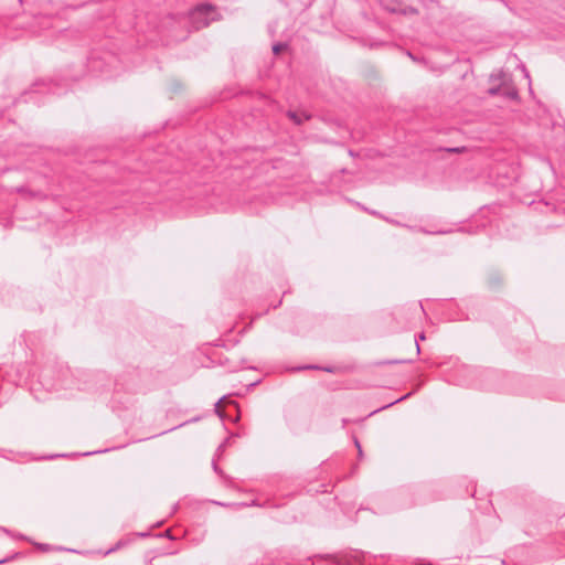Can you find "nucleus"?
Returning <instances> with one entry per match:
<instances>
[{"mask_svg":"<svg viewBox=\"0 0 565 565\" xmlns=\"http://www.w3.org/2000/svg\"><path fill=\"white\" fill-rule=\"evenodd\" d=\"M217 13L216 9L210 4H200L195 7L189 14V20L195 30L207 26L212 21H215Z\"/></svg>","mask_w":565,"mask_h":565,"instance_id":"f257e3e1","label":"nucleus"},{"mask_svg":"<svg viewBox=\"0 0 565 565\" xmlns=\"http://www.w3.org/2000/svg\"><path fill=\"white\" fill-rule=\"evenodd\" d=\"M131 541H132V540H131L130 537L119 540V541L115 544V546H113L111 548H109V550L105 553V555H109V554H111V553H114V552L118 551L119 548H121V547H124V546L128 545Z\"/></svg>","mask_w":565,"mask_h":565,"instance_id":"f03ea898","label":"nucleus"},{"mask_svg":"<svg viewBox=\"0 0 565 565\" xmlns=\"http://www.w3.org/2000/svg\"><path fill=\"white\" fill-rule=\"evenodd\" d=\"M288 116L290 119H292L297 125H300L303 120L309 119V116L305 113L298 114L296 111H289Z\"/></svg>","mask_w":565,"mask_h":565,"instance_id":"7ed1b4c3","label":"nucleus"},{"mask_svg":"<svg viewBox=\"0 0 565 565\" xmlns=\"http://www.w3.org/2000/svg\"><path fill=\"white\" fill-rule=\"evenodd\" d=\"M295 370L296 371H301V370H323V371L329 372V373H333L334 372L333 367H329V366L320 367L318 365H303V366L296 367Z\"/></svg>","mask_w":565,"mask_h":565,"instance_id":"20e7f679","label":"nucleus"},{"mask_svg":"<svg viewBox=\"0 0 565 565\" xmlns=\"http://www.w3.org/2000/svg\"><path fill=\"white\" fill-rule=\"evenodd\" d=\"M286 46H287V45H286V44H284V43H276V44H274V45H273V52H274L275 54H278V53H279V52H281L282 50H285V49H286Z\"/></svg>","mask_w":565,"mask_h":565,"instance_id":"39448f33","label":"nucleus"},{"mask_svg":"<svg viewBox=\"0 0 565 565\" xmlns=\"http://www.w3.org/2000/svg\"><path fill=\"white\" fill-rule=\"evenodd\" d=\"M225 399V397H222L220 398L216 403H215V413L220 416V417H223V413L222 411L220 409V406H221V403Z\"/></svg>","mask_w":565,"mask_h":565,"instance_id":"423d86ee","label":"nucleus"},{"mask_svg":"<svg viewBox=\"0 0 565 565\" xmlns=\"http://www.w3.org/2000/svg\"><path fill=\"white\" fill-rule=\"evenodd\" d=\"M403 13L404 14H415V13H417V10L413 7H407L403 10Z\"/></svg>","mask_w":565,"mask_h":565,"instance_id":"0eeeda50","label":"nucleus"},{"mask_svg":"<svg viewBox=\"0 0 565 565\" xmlns=\"http://www.w3.org/2000/svg\"><path fill=\"white\" fill-rule=\"evenodd\" d=\"M507 96L514 99L518 97V92L515 89L508 90Z\"/></svg>","mask_w":565,"mask_h":565,"instance_id":"6e6552de","label":"nucleus"},{"mask_svg":"<svg viewBox=\"0 0 565 565\" xmlns=\"http://www.w3.org/2000/svg\"><path fill=\"white\" fill-rule=\"evenodd\" d=\"M451 382L455 384H458V385H467L468 384V381H466L465 379L451 380Z\"/></svg>","mask_w":565,"mask_h":565,"instance_id":"1a4fd4ad","label":"nucleus"},{"mask_svg":"<svg viewBox=\"0 0 565 565\" xmlns=\"http://www.w3.org/2000/svg\"><path fill=\"white\" fill-rule=\"evenodd\" d=\"M462 372L465 374H471L475 372V370L470 369V367H467V366H462Z\"/></svg>","mask_w":565,"mask_h":565,"instance_id":"9d476101","label":"nucleus"},{"mask_svg":"<svg viewBox=\"0 0 565 565\" xmlns=\"http://www.w3.org/2000/svg\"><path fill=\"white\" fill-rule=\"evenodd\" d=\"M136 535H137V536H140V537H147V536H149V535H150V533H149V532H139V533H137Z\"/></svg>","mask_w":565,"mask_h":565,"instance_id":"9b49d317","label":"nucleus"},{"mask_svg":"<svg viewBox=\"0 0 565 565\" xmlns=\"http://www.w3.org/2000/svg\"><path fill=\"white\" fill-rule=\"evenodd\" d=\"M354 443H355V446L358 447L359 454H360V456H361V455H362L361 445H360V443H359V440H358V439H355V440H354Z\"/></svg>","mask_w":565,"mask_h":565,"instance_id":"f8f14e48","label":"nucleus"},{"mask_svg":"<svg viewBox=\"0 0 565 565\" xmlns=\"http://www.w3.org/2000/svg\"><path fill=\"white\" fill-rule=\"evenodd\" d=\"M354 443H355V446L358 447L359 454H360V456H361V455H362L361 445H360V443H359V440H358V439H355V440H354Z\"/></svg>","mask_w":565,"mask_h":565,"instance_id":"ddd939ff","label":"nucleus"},{"mask_svg":"<svg viewBox=\"0 0 565 565\" xmlns=\"http://www.w3.org/2000/svg\"><path fill=\"white\" fill-rule=\"evenodd\" d=\"M498 90H499L498 88H490V89H489V93H490L491 95H495V94L498 93Z\"/></svg>","mask_w":565,"mask_h":565,"instance_id":"4468645a","label":"nucleus"},{"mask_svg":"<svg viewBox=\"0 0 565 565\" xmlns=\"http://www.w3.org/2000/svg\"><path fill=\"white\" fill-rule=\"evenodd\" d=\"M406 397H407V396H404V397L399 398V401H402V399H404V398H406ZM396 402H398V399H396V401H395V403H396ZM393 404H394V402H393V403H388V405L384 406L383 408H386V407H388V406H392Z\"/></svg>","mask_w":565,"mask_h":565,"instance_id":"2eb2a0df","label":"nucleus"},{"mask_svg":"<svg viewBox=\"0 0 565 565\" xmlns=\"http://www.w3.org/2000/svg\"><path fill=\"white\" fill-rule=\"evenodd\" d=\"M522 70H523V72H524L525 77H526V78H530V76H529V73H527L526 68L523 66V68H522Z\"/></svg>","mask_w":565,"mask_h":565,"instance_id":"dca6fc26","label":"nucleus"},{"mask_svg":"<svg viewBox=\"0 0 565 565\" xmlns=\"http://www.w3.org/2000/svg\"><path fill=\"white\" fill-rule=\"evenodd\" d=\"M0 531L4 532L7 534H10V531L8 529H6V527H0Z\"/></svg>","mask_w":565,"mask_h":565,"instance_id":"f3484780","label":"nucleus"},{"mask_svg":"<svg viewBox=\"0 0 565 565\" xmlns=\"http://www.w3.org/2000/svg\"><path fill=\"white\" fill-rule=\"evenodd\" d=\"M224 447H225V443L218 446L217 451H222Z\"/></svg>","mask_w":565,"mask_h":565,"instance_id":"a211bd4d","label":"nucleus"},{"mask_svg":"<svg viewBox=\"0 0 565 565\" xmlns=\"http://www.w3.org/2000/svg\"><path fill=\"white\" fill-rule=\"evenodd\" d=\"M100 451H88L86 452L85 455H94V454H99Z\"/></svg>","mask_w":565,"mask_h":565,"instance_id":"6ab92c4d","label":"nucleus"},{"mask_svg":"<svg viewBox=\"0 0 565 565\" xmlns=\"http://www.w3.org/2000/svg\"><path fill=\"white\" fill-rule=\"evenodd\" d=\"M57 457H60V455H52V456H50V457H47V458H49V459H54V458H57Z\"/></svg>","mask_w":565,"mask_h":565,"instance_id":"aec40b11","label":"nucleus"},{"mask_svg":"<svg viewBox=\"0 0 565 565\" xmlns=\"http://www.w3.org/2000/svg\"><path fill=\"white\" fill-rule=\"evenodd\" d=\"M322 557H323V558H328V559H333V556H331V555H324V556H322Z\"/></svg>","mask_w":565,"mask_h":565,"instance_id":"412c9836","label":"nucleus"},{"mask_svg":"<svg viewBox=\"0 0 565 565\" xmlns=\"http://www.w3.org/2000/svg\"><path fill=\"white\" fill-rule=\"evenodd\" d=\"M449 151H451V152H458V151H459V149H458V148H452V149H449Z\"/></svg>","mask_w":565,"mask_h":565,"instance_id":"4be33fe9","label":"nucleus"},{"mask_svg":"<svg viewBox=\"0 0 565 565\" xmlns=\"http://www.w3.org/2000/svg\"><path fill=\"white\" fill-rule=\"evenodd\" d=\"M56 386H57V387H60V388H66V387H67V386H66V385H64V384H58V385H56Z\"/></svg>","mask_w":565,"mask_h":565,"instance_id":"5701e85b","label":"nucleus"},{"mask_svg":"<svg viewBox=\"0 0 565 565\" xmlns=\"http://www.w3.org/2000/svg\"><path fill=\"white\" fill-rule=\"evenodd\" d=\"M213 468H214V471L218 472V468L215 462L213 463Z\"/></svg>","mask_w":565,"mask_h":565,"instance_id":"b1692460","label":"nucleus"},{"mask_svg":"<svg viewBox=\"0 0 565 565\" xmlns=\"http://www.w3.org/2000/svg\"><path fill=\"white\" fill-rule=\"evenodd\" d=\"M416 349H417V353H419V352H420V349H419V344H418V342H417V341H416Z\"/></svg>","mask_w":565,"mask_h":565,"instance_id":"393cba45","label":"nucleus"},{"mask_svg":"<svg viewBox=\"0 0 565 565\" xmlns=\"http://www.w3.org/2000/svg\"><path fill=\"white\" fill-rule=\"evenodd\" d=\"M373 215H380L376 211H369Z\"/></svg>","mask_w":565,"mask_h":565,"instance_id":"a878e982","label":"nucleus"},{"mask_svg":"<svg viewBox=\"0 0 565 565\" xmlns=\"http://www.w3.org/2000/svg\"><path fill=\"white\" fill-rule=\"evenodd\" d=\"M386 221H388L390 223H393V224H398L397 222H395L394 220H388L386 218Z\"/></svg>","mask_w":565,"mask_h":565,"instance_id":"bb28decb","label":"nucleus"},{"mask_svg":"<svg viewBox=\"0 0 565 565\" xmlns=\"http://www.w3.org/2000/svg\"><path fill=\"white\" fill-rule=\"evenodd\" d=\"M419 339H420V340H424V339H425V334H424V333H420V334H419Z\"/></svg>","mask_w":565,"mask_h":565,"instance_id":"cd10ccee","label":"nucleus"},{"mask_svg":"<svg viewBox=\"0 0 565 565\" xmlns=\"http://www.w3.org/2000/svg\"><path fill=\"white\" fill-rule=\"evenodd\" d=\"M230 404L237 408V404L235 402H230Z\"/></svg>","mask_w":565,"mask_h":565,"instance_id":"c85d7f7f","label":"nucleus"},{"mask_svg":"<svg viewBox=\"0 0 565 565\" xmlns=\"http://www.w3.org/2000/svg\"><path fill=\"white\" fill-rule=\"evenodd\" d=\"M6 562H7V559H0V564H3Z\"/></svg>","mask_w":565,"mask_h":565,"instance_id":"c756f323","label":"nucleus"}]
</instances>
